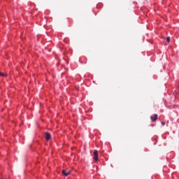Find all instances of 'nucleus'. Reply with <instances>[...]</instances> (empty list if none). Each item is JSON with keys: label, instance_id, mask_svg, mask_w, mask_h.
<instances>
[{"label": "nucleus", "instance_id": "obj_4", "mask_svg": "<svg viewBox=\"0 0 179 179\" xmlns=\"http://www.w3.org/2000/svg\"><path fill=\"white\" fill-rule=\"evenodd\" d=\"M151 120L155 122L156 120H157V114H155L153 116H151Z\"/></svg>", "mask_w": 179, "mask_h": 179}, {"label": "nucleus", "instance_id": "obj_6", "mask_svg": "<svg viewBox=\"0 0 179 179\" xmlns=\"http://www.w3.org/2000/svg\"><path fill=\"white\" fill-rule=\"evenodd\" d=\"M166 41H167V43H170V37L166 38Z\"/></svg>", "mask_w": 179, "mask_h": 179}, {"label": "nucleus", "instance_id": "obj_2", "mask_svg": "<svg viewBox=\"0 0 179 179\" xmlns=\"http://www.w3.org/2000/svg\"><path fill=\"white\" fill-rule=\"evenodd\" d=\"M93 155H94V160H95V162L99 161V151L94 150Z\"/></svg>", "mask_w": 179, "mask_h": 179}, {"label": "nucleus", "instance_id": "obj_7", "mask_svg": "<svg viewBox=\"0 0 179 179\" xmlns=\"http://www.w3.org/2000/svg\"><path fill=\"white\" fill-rule=\"evenodd\" d=\"M162 125H166V122H162Z\"/></svg>", "mask_w": 179, "mask_h": 179}, {"label": "nucleus", "instance_id": "obj_5", "mask_svg": "<svg viewBox=\"0 0 179 179\" xmlns=\"http://www.w3.org/2000/svg\"><path fill=\"white\" fill-rule=\"evenodd\" d=\"M0 76L5 77V76H7V75H6V73H2V72H0Z\"/></svg>", "mask_w": 179, "mask_h": 179}, {"label": "nucleus", "instance_id": "obj_3", "mask_svg": "<svg viewBox=\"0 0 179 179\" xmlns=\"http://www.w3.org/2000/svg\"><path fill=\"white\" fill-rule=\"evenodd\" d=\"M45 138L46 141H50V139H51V134L48 132H45Z\"/></svg>", "mask_w": 179, "mask_h": 179}, {"label": "nucleus", "instance_id": "obj_1", "mask_svg": "<svg viewBox=\"0 0 179 179\" xmlns=\"http://www.w3.org/2000/svg\"><path fill=\"white\" fill-rule=\"evenodd\" d=\"M72 171L71 170H68V169H64L62 171V173L63 174V176H65V177H68V176H69V174H71Z\"/></svg>", "mask_w": 179, "mask_h": 179}]
</instances>
